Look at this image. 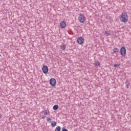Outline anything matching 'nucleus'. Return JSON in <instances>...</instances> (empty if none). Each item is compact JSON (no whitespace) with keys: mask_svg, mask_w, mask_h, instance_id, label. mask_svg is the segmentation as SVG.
I'll list each match as a JSON object with an SVG mask.
<instances>
[{"mask_svg":"<svg viewBox=\"0 0 131 131\" xmlns=\"http://www.w3.org/2000/svg\"><path fill=\"white\" fill-rule=\"evenodd\" d=\"M114 54H117V53L119 52V49H118V48H115L113 50Z\"/></svg>","mask_w":131,"mask_h":131,"instance_id":"obj_8","label":"nucleus"},{"mask_svg":"<svg viewBox=\"0 0 131 131\" xmlns=\"http://www.w3.org/2000/svg\"><path fill=\"white\" fill-rule=\"evenodd\" d=\"M60 49L61 50H63V51H64L66 49V45H61Z\"/></svg>","mask_w":131,"mask_h":131,"instance_id":"obj_12","label":"nucleus"},{"mask_svg":"<svg viewBox=\"0 0 131 131\" xmlns=\"http://www.w3.org/2000/svg\"><path fill=\"white\" fill-rule=\"evenodd\" d=\"M119 18L121 22L123 23H126L128 21V15H127V13L126 12H123Z\"/></svg>","mask_w":131,"mask_h":131,"instance_id":"obj_1","label":"nucleus"},{"mask_svg":"<svg viewBox=\"0 0 131 131\" xmlns=\"http://www.w3.org/2000/svg\"><path fill=\"white\" fill-rule=\"evenodd\" d=\"M51 120H52V119H51L50 118H47V121L48 122L49 121V122H51Z\"/></svg>","mask_w":131,"mask_h":131,"instance_id":"obj_18","label":"nucleus"},{"mask_svg":"<svg viewBox=\"0 0 131 131\" xmlns=\"http://www.w3.org/2000/svg\"><path fill=\"white\" fill-rule=\"evenodd\" d=\"M42 112L43 113V114L45 115H49V114L48 113V111L47 110H45V111H42Z\"/></svg>","mask_w":131,"mask_h":131,"instance_id":"obj_16","label":"nucleus"},{"mask_svg":"<svg viewBox=\"0 0 131 131\" xmlns=\"http://www.w3.org/2000/svg\"><path fill=\"white\" fill-rule=\"evenodd\" d=\"M50 84L51 85V86H55L56 85V79L55 78H51L50 79Z\"/></svg>","mask_w":131,"mask_h":131,"instance_id":"obj_4","label":"nucleus"},{"mask_svg":"<svg viewBox=\"0 0 131 131\" xmlns=\"http://www.w3.org/2000/svg\"><path fill=\"white\" fill-rule=\"evenodd\" d=\"M78 20L79 22H80V23H83V22L85 21L84 15H83V14L80 13L79 15Z\"/></svg>","mask_w":131,"mask_h":131,"instance_id":"obj_2","label":"nucleus"},{"mask_svg":"<svg viewBox=\"0 0 131 131\" xmlns=\"http://www.w3.org/2000/svg\"><path fill=\"white\" fill-rule=\"evenodd\" d=\"M100 61H99L98 60H97L95 62V66H100Z\"/></svg>","mask_w":131,"mask_h":131,"instance_id":"obj_14","label":"nucleus"},{"mask_svg":"<svg viewBox=\"0 0 131 131\" xmlns=\"http://www.w3.org/2000/svg\"><path fill=\"white\" fill-rule=\"evenodd\" d=\"M104 34H106L107 36L110 35V33L108 31H104Z\"/></svg>","mask_w":131,"mask_h":131,"instance_id":"obj_15","label":"nucleus"},{"mask_svg":"<svg viewBox=\"0 0 131 131\" xmlns=\"http://www.w3.org/2000/svg\"><path fill=\"white\" fill-rule=\"evenodd\" d=\"M55 131H61V127L58 126L56 127Z\"/></svg>","mask_w":131,"mask_h":131,"instance_id":"obj_13","label":"nucleus"},{"mask_svg":"<svg viewBox=\"0 0 131 131\" xmlns=\"http://www.w3.org/2000/svg\"><path fill=\"white\" fill-rule=\"evenodd\" d=\"M51 125H52V127H55V126H56V125H57V122L52 121L51 123Z\"/></svg>","mask_w":131,"mask_h":131,"instance_id":"obj_10","label":"nucleus"},{"mask_svg":"<svg viewBox=\"0 0 131 131\" xmlns=\"http://www.w3.org/2000/svg\"><path fill=\"white\" fill-rule=\"evenodd\" d=\"M42 70L45 74H47V73L49 72V68H48V66H43Z\"/></svg>","mask_w":131,"mask_h":131,"instance_id":"obj_5","label":"nucleus"},{"mask_svg":"<svg viewBox=\"0 0 131 131\" xmlns=\"http://www.w3.org/2000/svg\"><path fill=\"white\" fill-rule=\"evenodd\" d=\"M47 113L49 114V113H50V111L47 112Z\"/></svg>","mask_w":131,"mask_h":131,"instance_id":"obj_20","label":"nucleus"},{"mask_svg":"<svg viewBox=\"0 0 131 131\" xmlns=\"http://www.w3.org/2000/svg\"><path fill=\"white\" fill-rule=\"evenodd\" d=\"M41 118H42V119H45V118H46V116H42Z\"/></svg>","mask_w":131,"mask_h":131,"instance_id":"obj_19","label":"nucleus"},{"mask_svg":"<svg viewBox=\"0 0 131 131\" xmlns=\"http://www.w3.org/2000/svg\"><path fill=\"white\" fill-rule=\"evenodd\" d=\"M126 85V89H129V81H128V80H126L125 82Z\"/></svg>","mask_w":131,"mask_h":131,"instance_id":"obj_9","label":"nucleus"},{"mask_svg":"<svg viewBox=\"0 0 131 131\" xmlns=\"http://www.w3.org/2000/svg\"><path fill=\"white\" fill-rule=\"evenodd\" d=\"M1 55L0 54V57H1Z\"/></svg>","mask_w":131,"mask_h":131,"instance_id":"obj_21","label":"nucleus"},{"mask_svg":"<svg viewBox=\"0 0 131 131\" xmlns=\"http://www.w3.org/2000/svg\"><path fill=\"white\" fill-rule=\"evenodd\" d=\"M77 41L79 43V45H82V43L84 42V39H83L82 37H80L78 38Z\"/></svg>","mask_w":131,"mask_h":131,"instance_id":"obj_6","label":"nucleus"},{"mask_svg":"<svg viewBox=\"0 0 131 131\" xmlns=\"http://www.w3.org/2000/svg\"><path fill=\"white\" fill-rule=\"evenodd\" d=\"M120 54L121 56H125L126 54V49H125V47H122L120 49Z\"/></svg>","mask_w":131,"mask_h":131,"instance_id":"obj_3","label":"nucleus"},{"mask_svg":"<svg viewBox=\"0 0 131 131\" xmlns=\"http://www.w3.org/2000/svg\"><path fill=\"white\" fill-rule=\"evenodd\" d=\"M60 27L61 28H65L66 27V22L64 21H61L60 23Z\"/></svg>","mask_w":131,"mask_h":131,"instance_id":"obj_7","label":"nucleus"},{"mask_svg":"<svg viewBox=\"0 0 131 131\" xmlns=\"http://www.w3.org/2000/svg\"><path fill=\"white\" fill-rule=\"evenodd\" d=\"M53 110H58L59 109V105H54L53 107Z\"/></svg>","mask_w":131,"mask_h":131,"instance_id":"obj_11","label":"nucleus"},{"mask_svg":"<svg viewBox=\"0 0 131 131\" xmlns=\"http://www.w3.org/2000/svg\"><path fill=\"white\" fill-rule=\"evenodd\" d=\"M119 66H120V64H115L114 65V67H115V68H116V67H119Z\"/></svg>","mask_w":131,"mask_h":131,"instance_id":"obj_17","label":"nucleus"}]
</instances>
